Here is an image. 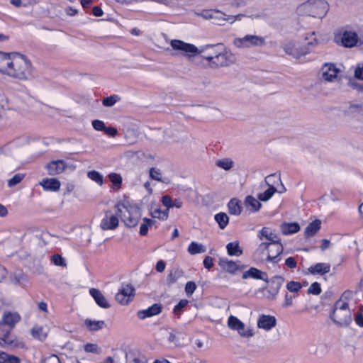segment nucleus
Segmentation results:
<instances>
[{
	"label": "nucleus",
	"instance_id": "nucleus-1",
	"mask_svg": "<svg viewBox=\"0 0 363 363\" xmlns=\"http://www.w3.org/2000/svg\"><path fill=\"white\" fill-rule=\"evenodd\" d=\"M34 68L30 60L25 55L11 53L6 75L11 79L26 82L33 77Z\"/></svg>",
	"mask_w": 363,
	"mask_h": 363
},
{
	"label": "nucleus",
	"instance_id": "nucleus-2",
	"mask_svg": "<svg viewBox=\"0 0 363 363\" xmlns=\"http://www.w3.org/2000/svg\"><path fill=\"white\" fill-rule=\"evenodd\" d=\"M21 320V315L17 312L6 311L0 320V345L2 347H21L23 343L11 335V331Z\"/></svg>",
	"mask_w": 363,
	"mask_h": 363
},
{
	"label": "nucleus",
	"instance_id": "nucleus-3",
	"mask_svg": "<svg viewBox=\"0 0 363 363\" xmlns=\"http://www.w3.org/2000/svg\"><path fill=\"white\" fill-rule=\"evenodd\" d=\"M351 294L350 291H345L340 298L337 301L330 317L333 322L338 326L348 325L352 321L351 312L346 299Z\"/></svg>",
	"mask_w": 363,
	"mask_h": 363
},
{
	"label": "nucleus",
	"instance_id": "nucleus-4",
	"mask_svg": "<svg viewBox=\"0 0 363 363\" xmlns=\"http://www.w3.org/2000/svg\"><path fill=\"white\" fill-rule=\"evenodd\" d=\"M119 206L121 208L118 211L121 213L120 218L124 225L129 228L137 226L141 218L140 208L125 201H119Z\"/></svg>",
	"mask_w": 363,
	"mask_h": 363
},
{
	"label": "nucleus",
	"instance_id": "nucleus-5",
	"mask_svg": "<svg viewBox=\"0 0 363 363\" xmlns=\"http://www.w3.org/2000/svg\"><path fill=\"white\" fill-rule=\"evenodd\" d=\"M328 9V4L324 0H308L299 6L298 11L315 18H323L326 14Z\"/></svg>",
	"mask_w": 363,
	"mask_h": 363
},
{
	"label": "nucleus",
	"instance_id": "nucleus-6",
	"mask_svg": "<svg viewBox=\"0 0 363 363\" xmlns=\"http://www.w3.org/2000/svg\"><path fill=\"white\" fill-rule=\"evenodd\" d=\"M121 208L119 202H118L113 208L106 210L104 216L100 222V228L104 230H114L119 225L120 212L118 211Z\"/></svg>",
	"mask_w": 363,
	"mask_h": 363
},
{
	"label": "nucleus",
	"instance_id": "nucleus-7",
	"mask_svg": "<svg viewBox=\"0 0 363 363\" xmlns=\"http://www.w3.org/2000/svg\"><path fill=\"white\" fill-rule=\"evenodd\" d=\"M197 16L202 17L206 20H211L213 23L223 26L225 22L233 23L236 19L239 18L240 15L229 16L218 10H203L200 13H196Z\"/></svg>",
	"mask_w": 363,
	"mask_h": 363
},
{
	"label": "nucleus",
	"instance_id": "nucleus-8",
	"mask_svg": "<svg viewBox=\"0 0 363 363\" xmlns=\"http://www.w3.org/2000/svg\"><path fill=\"white\" fill-rule=\"evenodd\" d=\"M358 41L357 33L347 28H342L335 35V42L344 48H353L357 45Z\"/></svg>",
	"mask_w": 363,
	"mask_h": 363
},
{
	"label": "nucleus",
	"instance_id": "nucleus-9",
	"mask_svg": "<svg viewBox=\"0 0 363 363\" xmlns=\"http://www.w3.org/2000/svg\"><path fill=\"white\" fill-rule=\"evenodd\" d=\"M258 249L262 252L267 251V262L277 263L280 260L284 247L281 242H262Z\"/></svg>",
	"mask_w": 363,
	"mask_h": 363
},
{
	"label": "nucleus",
	"instance_id": "nucleus-10",
	"mask_svg": "<svg viewBox=\"0 0 363 363\" xmlns=\"http://www.w3.org/2000/svg\"><path fill=\"white\" fill-rule=\"evenodd\" d=\"M340 69L333 63H325L321 69V79L328 82H335L340 79Z\"/></svg>",
	"mask_w": 363,
	"mask_h": 363
},
{
	"label": "nucleus",
	"instance_id": "nucleus-11",
	"mask_svg": "<svg viewBox=\"0 0 363 363\" xmlns=\"http://www.w3.org/2000/svg\"><path fill=\"white\" fill-rule=\"evenodd\" d=\"M234 45L239 48H250L252 46H262L265 44V39L255 35H247L243 38H235Z\"/></svg>",
	"mask_w": 363,
	"mask_h": 363
},
{
	"label": "nucleus",
	"instance_id": "nucleus-12",
	"mask_svg": "<svg viewBox=\"0 0 363 363\" xmlns=\"http://www.w3.org/2000/svg\"><path fill=\"white\" fill-rule=\"evenodd\" d=\"M170 45L174 50L178 51L188 57H194L198 55L199 48L193 44L174 39L170 41Z\"/></svg>",
	"mask_w": 363,
	"mask_h": 363
},
{
	"label": "nucleus",
	"instance_id": "nucleus-13",
	"mask_svg": "<svg viewBox=\"0 0 363 363\" xmlns=\"http://www.w3.org/2000/svg\"><path fill=\"white\" fill-rule=\"evenodd\" d=\"M235 60L236 58L235 55L231 52L227 50L220 52L218 50L211 67L218 68L220 67L230 66L235 62Z\"/></svg>",
	"mask_w": 363,
	"mask_h": 363
},
{
	"label": "nucleus",
	"instance_id": "nucleus-14",
	"mask_svg": "<svg viewBox=\"0 0 363 363\" xmlns=\"http://www.w3.org/2000/svg\"><path fill=\"white\" fill-rule=\"evenodd\" d=\"M228 326L233 330L238 331L240 335L246 337L253 336L252 330L249 328H245V324L234 315H230L228 319Z\"/></svg>",
	"mask_w": 363,
	"mask_h": 363
},
{
	"label": "nucleus",
	"instance_id": "nucleus-15",
	"mask_svg": "<svg viewBox=\"0 0 363 363\" xmlns=\"http://www.w3.org/2000/svg\"><path fill=\"white\" fill-rule=\"evenodd\" d=\"M134 295V289L126 285L116 294V300L121 305H128L133 300Z\"/></svg>",
	"mask_w": 363,
	"mask_h": 363
},
{
	"label": "nucleus",
	"instance_id": "nucleus-16",
	"mask_svg": "<svg viewBox=\"0 0 363 363\" xmlns=\"http://www.w3.org/2000/svg\"><path fill=\"white\" fill-rule=\"evenodd\" d=\"M218 48V46L216 45H207L199 48L198 55H201V57L206 60L209 66L211 67Z\"/></svg>",
	"mask_w": 363,
	"mask_h": 363
},
{
	"label": "nucleus",
	"instance_id": "nucleus-17",
	"mask_svg": "<svg viewBox=\"0 0 363 363\" xmlns=\"http://www.w3.org/2000/svg\"><path fill=\"white\" fill-rule=\"evenodd\" d=\"M277 319L274 315H261L257 320V327L259 328L270 330L276 326Z\"/></svg>",
	"mask_w": 363,
	"mask_h": 363
},
{
	"label": "nucleus",
	"instance_id": "nucleus-18",
	"mask_svg": "<svg viewBox=\"0 0 363 363\" xmlns=\"http://www.w3.org/2000/svg\"><path fill=\"white\" fill-rule=\"evenodd\" d=\"M63 160H53L46 164L45 169L50 175L55 176L61 174L66 168Z\"/></svg>",
	"mask_w": 363,
	"mask_h": 363
},
{
	"label": "nucleus",
	"instance_id": "nucleus-19",
	"mask_svg": "<svg viewBox=\"0 0 363 363\" xmlns=\"http://www.w3.org/2000/svg\"><path fill=\"white\" fill-rule=\"evenodd\" d=\"M162 306L161 304L155 303L147 309L139 311L138 312V317L140 319H145L156 315L160 314L162 312Z\"/></svg>",
	"mask_w": 363,
	"mask_h": 363
},
{
	"label": "nucleus",
	"instance_id": "nucleus-20",
	"mask_svg": "<svg viewBox=\"0 0 363 363\" xmlns=\"http://www.w3.org/2000/svg\"><path fill=\"white\" fill-rule=\"evenodd\" d=\"M39 184L44 190L53 192L58 191L61 186L60 182L56 178H45Z\"/></svg>",
	"mask_w": 363,
	"mask_h": 363
},
{
	"label": "nucleus",
	"instance_id": "nucleus-21",
	"mask_svg": "<svg viewBox=\"0 0 363 363\" xmlns=\"http://www.w3.org/2000/svg\"><path fill=\"white\" fill-rule=\"evenodd\" d=\"M250 277L256 279L263 280L266 282H268V276L267 273L263 272L255 267H251L250 269L245 271L242 274V279H246Z\"/></svg>",
	"mask_w": 363,
	"mask_h": 363
},
{
	"label": "nucleus",
	"instance_id": "nucleus-22",
	"mask_svg": "<svg viewBox=\"0 0 363 363\" xmlns=\"http://www.w3.org/2000/svg\"><path fill=\"white\" fill-rule=\"evenodd\" d=\"M89 294L94 298L96 303L101 308H108L110 307V305L105 296L102 294V293L96 289L91 288L89 290Z\"/></svg>",
	"mask_w": 363,
	"mask_h": 363
},
{
	"label": "nucleus",
	"instance_id": "nucleus-23",
	"mask_svg": "<svg viewBox=\"0 0 363 363\" xmlns=\"http://www.w3.org/2000/svg\"><path fill=\"white\" fill-rule=\"evenodd\" d=\"M218 265L224 270L230 274H235L239 269L237 262L229 260L227 258H220Z\"/></svg>",
	"mask_w": 363,
	"mask_h": 363
},
{
	"label": "nucleus",
	"instance_id": "nucleus-24",
	"mask_svg": "<svg viewBox=\"0 0 363 363\" xmlns=\"http://www.w3.org/2000/svg\"><path fill=\"white\" fill-rule=\"evenodd\" d=\"M308 271L311 274H320L323 275L330 271V264L328 263H317L316 264L310 267Z\"/></svg>",
	"mask_w": 363,
	"mask_h": 363
},
{
	"label": "nucleus",
	"instance_id": "nucleus-25",
	"mask_svg": "<svg viewBox=\"0 0 363 363\" xmlns=\"http://www.w3.org/2000/svg\"><path fill=\"white\" fill-rule=\"evenodd\" d=\"M265 183L269 188L275 187V184H281V189L280 190H278V192L282 194L286 191V189L281 183L280 174H272L267 176L265 178Z\"/></svg>",
	"mask_w": 363,
	"mask_h": 363
},
{
	"label": "nucleus",
	"instance_id": "nucleus-26",
	"mask_svg": "<svg viewBox=\"0 0 363 363\" xmlns=\"http://www.w3.org/2000/svg\"><path fill=\"white\" fill-rule=\"evenodd\" d=\"M259 238L262 240L265 238L268 242H280L279 237L269 228L264 227L259 231Z\"/></svg>",
	"mask_w": 363,
	"mask_h": 363
},
{
	"label": "nucleus",
	"instance_id": "nucleus-27",
	"mask_svg": "<svg viewBox=\"0 0 363 363\" xmlns=\"http://www.w3.org/2000/svg\"><path fill=\"white\" fill-rule=\"evenodd\" d=\"M280 230L284 235H291L299 231L300 225L296 222L283 223L280 225Z\"/></svg>",
	"mask_w": 363,
	"mask_h": 363
},
{
	"label": "nucleus",
	"instance_id": "nucleus-28",
	"mask_svg": "<svg viewBox=\"0 0 363 363\" xmlns=\"http://www.w3.org/2000/svg\"><path fill=\"white\" fill-rule=\"evenodd\" d=\"M284 50L286 54L292 55L296 58L300 57L304 54L303 52L299 50L297 45L293 42L286 43L284 45Z\"/></svg>",
	"mask_w": 363,
	"mask_h": 363
},
{
	"label": "nucleus",
	"instance_id": "nucleus-29",
	"mask_svg": "<svg viewBox=\"0 0 363 363\" xmlns=\"http://www.w3.org/2000/svg\"><path fill=\"white\" fill-rule=\"evenodd\" d=\"M320 228V221L315 220L310 223L305 229L304 236L306 238L313 237Z\"/></svg>",
	"mask_w": 363,
	"mask_h": 363
},
{
	"label": "nucleus",
	"instance_id": "nucleus-30",
	"mask_svg": "<svg viewBox=\"0 0 363 363\" xmlns=\"http://www.w3.org/2000/svg\"><path fill=\"white\" fill-rule=\"evenodd\" d=\"M228 212L231 215L239 216L242 212L241 202L237 199H232L228 203Z\"/></svg>",
	"mask_w": 363,
	"mask_h": 363
},
{
	"label": "nucleus",
	"instance_id": "nucleus-31",
	"mask_svg": "<svg viewBox=\"0 0 363 363\" xmlns=\"http://www.w3.org/2000/svg\"><path fill=\"white\" fill-rule=\"evenodd\" d=\"M32 336L40 340H44L48 335V329L42 325H35L31 330Z\"/></svg>",
	"mask_w": 363,
	"mask_h": 363
},
{
	"label": "nucleus",
	"instance_id": "nucleus-32",
	"mask_svg": "<svg viewBox=\"0 0 363 363\" xmlns=\"http://www.w3.org/2000/svg\"><path fill=\"white\" fill-rule=\"evenodd\" d=\"M11 54L0 51V74L6 75L11 60Z\"/></svg>",
	"mask_w": 363,
	"mask_h": 363
},
{
	"label": "nucleus",
	"instance_id": "nucleus-33",
	"mask_svg": "<svg viewBox=\"0 0 363 363\" xmlns=\"http://www.w3.org/2000/svg\"><path fill=\"white\" fill-rule=\"evenodd\" d=\"M226 249L228 254L230 256L239 257L242 255V250L240 247L239 242L238 241L229 242L226 245Z\"/></svg>",
	"mask_w": 363,
	"mask_h": 363
},
{
	"label": "nucleus",
	"instance_id": "nucleus-34",
	"mask_svg": "<svg viewBox=\"0 0 363 363\" xmlns=\"http://www.w3.org/2000/svg\"><path fill=\"white\" fill-rule=\"evenodd\" d=\"M245 202L247 208H250L252 212L258 211L262 207L260 202L252 196H247Z\"/></svg>",
	"mask_w": 363,
	"mask_h": 363
},
{
	"label": "nucleus",
	"instance_id": "nucleus-35",
	"mask_svg": "<svg viewBox=\"0 0 363 363\" xmlns=\"http://www.w3.org/2000/svg\"><path fill=\"white\" fill-rule=\"evenodd\" d=\"M84 324L91 331L99 330L105 327V323L103 320H92L91 319H86Z\"/></svg>",
	"mask_w": 363,
	"mask_h": 363
},
{
	"label": "nucleus",
	"instance_id": "nucleus-36",
	"mask_svg": "<svg viewBox=\"0 0 363 363\" xmlns=\"http://www.w3.org/2000/svg\"><path fill=\"white\" fill-rule=\"evenodd\" d=\"M206 251V247L201 243L191 242L188 247V252L190 255L203 253Z\"/></svg>",
	"mask_w": 363,
	"mask_h": 363
},
{
	"label": "nucleus",
	"instance_id": "nucleus-37",
	"mask_svg": "<svg viewBox=\"0 0 363 363\" xmlns=\"http://www.w3.org/2000/svg\"><path fill=\"white\" fill-rule=\"evenodd\" d=\"M150 177L152 179H154V180H156V181H158V182H164V183H169V180L167 178H163L162 177V171L158 169V168H156V167H152L150 168Z\"/></svg>",
	"mask_w": 363,
	"mask_h": 363
},
{
	"label": "nucleus",
	"instance_id": "nucleus-38",
	"mask_svg": "<svg viewBox=\"0 0 363 363\" xmlns=\"http://www.w3.org/2000/svg\"><path fill=\"white\" fill-rule=\"evenodd\" d=\"M0 363H21V359L5 352H0Z\"/></svg>",
	"mask_w": 363,
	"mask_h": 363
},
{
	"label": "nucleus",
	"instance_id": "nucleus-39",
	"mask_svg": "<svg viewBox=\"0 0 363 363\" xmlns=\"http://www.w3.org/2000/svg\"><path fill=\"white\" fill-rule=\"evenodd\" d=\"M155 224V220L145 218L143 219V223L140 226V235L142 236L146 235L148 233L149 228L152 227Z\"/></svg>",
	"mask_w": 363,
	"mask_h": 363
},
{
	"label": "nucleus",
	"instance_id": "nucleus-40",
	"mask_svg": "<svg viewBox=\"0 0 363 363\" xmlns=\"http://www.w3.org/2000/svg\"><path fill=\"white\" fill-rule=\"evenodd\" d=\"M217 167L225 170H230L234 165V162L230 158H223L216 162Z\"/></svg>",
	"mask_w": 363,
	"mask_h": 363
},
{
	"label": "nucleus",
	"instance_id": "nucleus-41",
	"mask_svg": "<svg viewBox=\"0 0 363 363\" xmlns=\"http://www.w3.org/2000/svg\"><path fill=\"white\" fill-rule=\"evenodd\" d=\"M215 220L221 229H224L229 222V218L225 213H217L215 216Z\"/></svg>",
	"mask_w": 363,
	"mask_h": 363
},
{
	"label": "nucleus",
	"instance_id": "nucleus-42",
	"mask_svg": "<svg viewBox=\"0 0 363 363\" xmlns=\"http://www.w3.org/2000/svg\"><path fill=\"white\" fill-rule=\"evenodd\" d=\"M87 177L91 180L95 182L99 186H102L104 184L103 176L97 171L92 170L87 172Z\"/></svg>",
	"mask_w": 363,
	"mask_h": 363
},
{
	"label": "nucleus",
	"instance_id": "nucleus-43",
	"mask_svg": "<svg viewBox=\"0 0 363 363\" xmlns=\"http://www.w3.org/2000/svg\"><path fill=\"white\" fill-rule=\"evenodd\" d=\"M108 178L114 186V189L118 190L121 188L122 184V177L120 174L112 172L108 174Z\"/></svg>",
	"mask_w": 363,
	"mask_h": 363
},
{
	"label": "nucleus",
	"instance_id": "nucleus-44",
	"mask_svg": "<svg viewBox=\"0 0 363 363\" xmlns=\"http://www.w3.org/2000/svg\"><path fill=\"white\" fill-rule=\"evenodd\" d=\"M276 191H278L276 187H269L263 193H261L258 195V199L262 201H267L272 197Z\"/></svg>",
	"mask_w": 363,
	"mask_h": 363
},
{
	"label": "nucleus",
	"instance_id": "nucleus-45",
	"mask_svg": "<svg viewBox=\"0 0 363 363\" xmlns=\"http://www.w3.org/2000/svg\"><path fill=\"white\" fill-rule=\"evenodd\" d=\"M151 216L153 218H158L160 220H165L168 218L169 216V211L168 210H162L160 208H155L152 211Z\"/></svg>",
	"mask_w": 363,
	"mask_h": 363
},
{
	"label": "nucleus",
	"instance_id": "nucleus-46",
	"mask_svg": "<svg viewBox=\"0 0 363 363\" xmlns=\"http://www.w3.org/2000/svg\"><path fill=\"white\" fill-rule=\"evenodd\" d=\"M183 276V272L180 269H175L171 272L167 276V281L169 284L176 282L179 278Z\"/></svg>",
	"mask_w": 363,
	"mask_h": 363
},
{
	"label": "nucleus",
	"instance_id": "nucleus-47",
	"mask_svg": "<svg viewBox=\"0 0 363 363\" xmlns=\"http://www.w3.org/2000/svg\"><path fill=\"white\" fill-rule=\"evenodd\" d=\"M302 288V285L298 281H291L287 283L286 289L289 291L293 293H297Z\"/></svg>",
	"mask_w": 363,
	"mask_h": 363
},
{
	"label": "nucleus",
	"instance_id": "nucleus-48",
	"mask_svg": "<svg viewBox=\"0 0 363 363\" xmlns=\"http://www.w3.org/2000/svg\"><path fill=\"white\" fill-rule=\"evenodd\" d=\"M321 291L320 284L318 282L312 283L308 289V293L313 295H319Z\"/></svg>",
	"mask_w": 363,
	"mask_h": 363
},
{
	"label": "nucleus",
	"instance_id": "nucleus-49",
	"mask_svg": "<svg viewBox=\"0 0 363 363\" xmlns=\"http://www.w3.org/2000/svg\"><path fill=\"white\" fill-rule=\"evenodd\" d=\"M24 178V174H16L11 179L8 181V185L10 187L14 186L19 184Z\"/></svg>",
	"mask_w": 363,
	"mask_h": 363
},
{
	"label": "nucleus",
	"instance_id": "nucleus-50",
	"mask_svg": "<svg viewBox=\"0 0 363 363\" xmlns=\"http://www.w3.org/2000/svg\"><path fill=\"white\" fill-rule=\"evenodd\" d=\"M117 101H118L117 96H111L104 98L102 101V104L104 106L111 107V106H113L116 103Z\"/></svg>",
	"mask_w": 363,
	"mask_h": 363
},
{
	"label": "nucleus",
	"instance_id": "nucleus-51",
	"mask_svg": "<svg viewBox=\"0 0 363 363\" xmlns=\"http://www.w3.org/2000/svg\"><path fill=\"white\" fill-rule=\"evenodd\" d=\"M52 262L57 266H61V267H65L66 262L65 261V259L60 255H54L51 257Z\"/></svg>",
	"mask_w": 363,
	"mask_h": 363
},
{
	"label": "nucleus",
	"instance_id": "nucleus-52",
	"mask_svg": "<svg viewBox=\"0 0 363 363\" xmlns=\"http://www.w3.org/2000/svg\"><path fill=\"white\" fill-rule=\"evenodd\" d=\"M196 289V285L194 281H188L185 285V292L188 296L193 294Z\"/></svg>",
	"mask_w": 363,
	"mask_h": 363
},
{
	"label": "nucleus",
	"instance_id": "nucleus-53",
	"mask_svg": "<svg viewBox=\"0 0 363 363\" xmlns=\"http://www.w3.org/2000/svg\"><path fill=\"white\" fill-rule=\"evenodd\" d=\"M173 201L174 200L168 195L163 196L161 199L162 204L167 207V210L168 211L169 208H173Z\"/></svg>",
	"mask_w": 363,
	"mask_h": 363
},
{
	"label": "nucleus",
	"instance_id": "nucleus-54",
	"mask_svg": "<svg viewBox=\"0 0 363 363\" xmlns=\"http://www.w3.org/2000/svg\"><path fill=\"white\" fill-rule=\"evenodd\" d=\"M189 301L186 299H182L179 301V302L174 306V313H179L186 306Z\"/></svg>",
	"mask_w": 363,
	"mask_h": 363
},
{
	"label": "nucleus",
	"instance_id": "nucleus-55",
	"mask_svg": "<svg viewBox=\"0 0 363 363\" xmlns=\"http://www.w3.org/2000/svg\"><path fill=\"white\" fill-rule=\"evenodd\" d=\"M41 363H61L59 357L55 354H50L41 361Z\"/></svg>",
	"mask_w": 363,
	"mask_h": 363
},
{
	"label": "nucleus",
	"instance_id": "nucleus-56",
	"mask_svg": "<svg viewBox=\"0 0 363 363\" xmlns=\"http://www.w3.org/2000/svg\"><path fill=\"white\" fill-rule=\"evenodd\" d=\"M92 126L96 130L101 131L105 129V124L102 121L94 120L92 121Z\"/></svg>",
	"mask_w": 363,
	"mask_h": 363
},
{
	"label": "nucleus",
	"instance_id": "nucleus-57",
	"mask_svg": "<svg viewBox=\"0 0 363 363\" xmlns=\"http://www.w3.org/2000/svg\"><path fill=\"white\" fill-rule=\"evenodd\" d=\"M128 363H146V361L144 359L143 357H140V356H127Z\"/></svg>",
	"mask_w": 363,
	"mask_h": 363
},
{
	"label": "nucleus",
	"instance_id": "nucleus-58",
	"mask_svg": "<svg viewBox=\"0 0 363 363\" xmlns=\"http://www.w3.org/2000/svg\"><path fill=\"white\" fill-rule=\"evenodd\" d=\"M213 259L210 256H206L203 259L204 267L210 269L213 267Z\"/></svg>",
	"mask_w": 363,
	"mask_h": 363
},
{
	"label": "nucleus",
	"instance_id": "nucleus-59",
	"mask_svg": "<svg viewBox=\"0 0 363 363\" xmlns=\"http://www.w3.org/2000/svg\"><path fill=\"white\" fill-rule=\"evenodd\" d=\"M295 296L289 294H286L284 296V302L283 307L287 308L293 304V299Z\"/></svg>",
	"mask_w": 363,
	"mask_h": 363
},
{
	"label": "nucleus",
	"instance_id": "nucleus-60",
	"mask_svg": "<svg viewBox=\"0 0 363 363\" xmlns=\"http://www.w3.org/2000/svg\"><path fill=\"white\" fill-rule=\"evenodd\" d=\"M285 264L290 269L296 267V261L294 257H290L285 260Z\"/></svg>",
	"mask_w": 363,
	"mask_h": 363
},
{
	"label": "nucleus",
	"instance_id": "nucleus-61",
	"mask_svg": "<svg viewBox=\"0 0 363 363\" xmlns=\"http://www.w3.org/2000/svg\"><path fill=\"white\" fill-rule=\"evenodd\" d=\"M354 76L356 78L363 80V65L357 67L354 70Z\"/></svg>",
	"mask_w": 363,
	"mask_h": 363
},
{
	"label": "nucleus",
	"instance_id": "nucleus-62",
	"mask_svg": "<svg viewBox=\"0 0 363 363\" xmlns=\"http://www.w3.org/2000/svg\"><path fill=\"white\" fill-rule=\"evenodd\" d=\"M166 264L164 261L160 260L156 264V270L161 273L163 272L165 269Z\"/></svg>",
	"mask_w": 363,
	"mask_h": 363
},
{
	"label": "nucleus",
	"instance_id": "nucleus-63",
	"mask_svg": "<svg viewBox=\"0 0 363 363\" xmlns=\"http://www.w3.org/2000/svg\"><path fill=\"white\" fill-rule=\"evenodd\" d=\"M105 133L110 136H115L117 134V130L113 127L106 128L104 129Z\"/></svg>",
	"mask_w": 363,
	"mask_h": 363
},
{
	"label": "nucleus",
	"instance_id": "nucleus-64",
	"mask_svg": "<svg viewBox=\"0 0 363 363\" xmlns=\"http://www.w3.org/2000/svg\"><path fill=\"white\" fill-rule=\"evenodd\" d=\"M355 323L360 327H363V315L357 314L354 318Z\"/></svg>",
	"mask_w": 363,
	"mask_h": 363
}]
</instances>
